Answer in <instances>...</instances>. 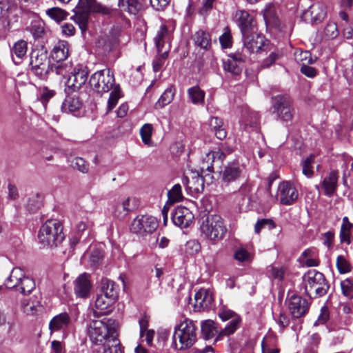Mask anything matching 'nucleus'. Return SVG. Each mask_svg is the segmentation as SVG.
I'll use <instances>...</instances> for the list:
<instances>
[{"label": "nucleus", "mask_w": 353, "mask_h": 353, "mask_svg": "<svg viewBox=\"0 0 353 353\" xmlns=\"http://www.w3.org/2000/svg\"><path fill=\"white\" fill-rule=\"evenodd\" d=\"M194 307L198 310H208L212 305L214 297L212 292L209 289H200L194 296Z\"/></svg>", "instance_id": "aec40b11"}, {"label": "nucleus", "mask_w": 353, "mask_h": 353, "mask_svg": "<svg viewBox=\"0 0 353 353\" xmlns=\"http://www.w3.org/2000/svg\"><path fill=\"white\" fill-rule=\"evenodd\" d=\"M188 95L190 101L194 105H202L204 103L205 93L199 86L195 85L188 90Z\"/></svg>", "instance_id": "c9c22d12"}, {"label": "nucleus", "mask_w": 353, "mask_h": 353, "mask_svg": "<svg viewBox=\"0 0 353 353\" xmlns=\"http://www.w3.org/2000/svg\"><path fill=\"white\" fill-rule=\"evenodd\" d=\"M194 219L192 212L183 206H178L172 214V222L181 228H188L192 223Z\"/></svg>", "instance_id": "a211bd4d"}, {"label": "nucleus", "mask_w": 353, "mask_h": 353, "mask_svg": "<svg viewBox=\"0 0 353 353\" xmlns=\"http://www.w3.org/2000/svg\"><path fill=\"white\" fill-rule=\"evenodd\" d=\"M173 28L165 24H161L157 30L154 41L158 53L163 59L168 56L170 43L172 39Z\"/></svg>", "instance_id": "9b49d317"}, {"label": "nucleus", "mask_w": 353, "mask_h": 353, "mask_svg": "<svg viewBox=\"0 0 353 353\" xmlns=\"http://www.w3.org/2000/svg\"><path fill=\"white\" fill-rule=\"evenodd\" d=\"M119 290V286L113 281L107 278H103L101 280L99 293L116 301L118 298Z\"/></svg>", "instance_id": "b1692460"}, {"label": "nucleus", "mask_w": 353, "mask_h": 353, "mask_svg": "<svg viewBox=\"0 0 353 353\" xmlns=\"http://www.w3.org/2000/svg\"><path fill=\"white\" fill-rule=\"evenodd\" d=\"M12 8L6 3L0 1V37L3 36L10 26L9 14Z\"/></svg>", "instance_id": "72a5a7b5"}, {"label": "nucleus", "mask_w": 353, "mask_h": 353, "mask_svg": "<svg viewBox=\"0 0 353 353\" xmlns=\"http://www.w3.org/2000/svg\"><path fill=\"white\" fill-rule=\"evenodd\" d=\"M183 184L192 193H199L204 189V180L199 173L193 172L190 178L185 176L183 179Z\"/></svg>", "instance_id": "a878e982"}, {"label": "nucleus", "mask_w": 353, "mask_h": 353, "mask_svg": "<svg viewBox=\"0 0 353 353\" xmlns=\"http://www.w3.org/2000/svg\"><path fill=\"white\" fill-rule=\"evenodd\" d=\"M55 95V91L45 87L41 91L40 100L43 105H46L50 99Z\"/></svg>", "instance_id": "69168bd1"}, {"label": "nucleus", "mask_w": 353, "mask_h": 353, "mask_svg": "<svg viewBox=\"0 0 353 353\" xmlns=\"http://www.w3.org/2000/svg\"><path fill=\"white\" fill-rule=\"evenodd\" d=\"M254 257V253L250 246L240 245L234 251V259L241 263H250Z\"/></svg>", "instance_id": "c85d7f7f"}, {"label": "nucleus", "mask_w": 353, "mask_h": 353, "mask_svg": "<svg viewBox=\"0 0 353 353\" xmlns=\"http://www.w3.org/2000/svg\"><path fill=\"white\" fill-rule=\"evenodd\" d=\"M23 309L25 313L27 314H34L37 311V308L40 307L41 303L38 297H35L34 300L28 301L26 302L23 301Z\"/></svg>", "instance_id": "49530a36"}, {"label": "nucleus", "mask_w": 353, "mask_h": 353, "mask_svg": "<svg viewBox=\"0 0 353 353\" xmlns=\"http://www.w3.org/2000/svg\"><path fill=\"white\" fill-rule=\"evenodd\" d=\"M272 114L282 122H290L294 114L292 100L287 95H276L272 97Z\"/></svg>", "instance_id": "6e6552de"}, {"label": "nucleus", "mask_w": 353, "mask_h": 353, "mask_svg": "<svg viewBox=\"0 0 353 353\" xmlns=\"http://www.w3.org/2000/svg\"><path fill=\"white\" fill-rule=\"evenodd\" d=\"M239 324V319L238 318L232 319L228 323V325L221 331V334L223 335H230L233 334L238 327Z\"/></svg>", "instance_id": "052dcab7"}, {"label": "nucleus", "mask_w": 353, "mask_h": 353, "mask_svg": "<svg viewBox=\"0 0 353 353\" xmlns=\"http://www.w3.org/2000/svg\"><path fill=\"white\" fill-rule=\"evenodd\" d=\"M175 94V89L173 86L168 88L164 92L161 94L159 101L157 103V106L163 108L165 105L170 103L174 99Z\"/></svg>", "instance_id": "ea45409f"}, {"label": "nucleus", "mask_w": 353, "mask_h": 353, "mask_svg": "<svg viewBox=\"0 0 353 353\" xmlns=\"http://www.w3.org/2000/svg\"><path fill=\"white\" fill-rule=\"evenodd\" d=\"M309 12L311 14L312 20L314 23L321 22L325 17V12L319 6L317 8L316 6L310 7V10L306 11L305 14H307Z\"/></svg>", "instance_id": "13d9d810"}, {"label": "nucleus", "mask_w": 353, "mask_h": 353, "mask_svg": "<svg viewBox=\"0 0 353 353\" xmlns=\"http://www.w3.org/2000/svg\"><path fill=\"white\" fill-rule=\"evenodd\" d=\"M168 200L171 203L179 202L183 200L181 186L180 184H175L168 192Z\"/></svg>", "instance_id": "a18cd8bd"}, {"label": "nucleus", "mask_w": 353, "mask_h": 353, "mask_svg": "<svg viewBox=\"0 0 353 353\" xmlns=\"http://www.w3.org/2000/svg\"><path fill=\"white\" fill-rule=\"evenodd\" d=\"M236 21L241 30V34L252 32L256 30L254 17L245 10H238L235 14Z\"/></svg>", "instance_id": "6ab92c4d"}, {"label": "nucleus", "mask_w": 353, "mask_h": 353, "mask_svg": "<svg viewBox=\"0 0 353 353\" xmlns=\"http://www.w3.org/2000/svg\"><path fill=\"white\" fill-rule=\"evenodd\" d=\"M35 288V283L33 279L24 275L19 283L17 291H20L22 294H28L31 292Z\"/></svg>", "instance_id": "79ce46f5"}, {"label": "nucleus", "mask_w": 353, "mask_h": 353, "mask_svg": "<svg viewBox=\"0 0 353 353\" xmlns=\"http://www.w3.org/2000/svg\"><path fill=\"white\" fill-rule=\"evenodd\" d=\"M63 239V227L58 220H48L40 228L38 241L43 247H57Z\"/></svg>", "instance_id": "39448f33"}, {"label": "nucleus", "mask_w": 353, "mask_h": 353, "mask_svg": "<svg viewBox=\"0 0 353 353\" xmlns=\"http://www.w3.org/2000/svg\"><path fill=\"white\" fill-rule=\"evenodd\" d=\"M201 250V245L198 241L192 239L187 241L185 245V252L190 255L197 254Z\"/></svg>", "instance_id": "6e6d98bb"}, {"label": "nucleus", "mask_w": 353, "mask_h": 353, "mask_svg": "<svg viewBox=\"0 0 353 353\" xmlns=\"http://www.w3.org/2000/svg\"><path fill=\"white\" fill-rule=\"evenodd\" d=\"M89 83L99 93H105L111 90L108 101L107 112L111 111L121 97V88L119 85L115 84L113 72L109 68L99 70L91 75Z\"/></svg>", "instance_id": "f257e3e1"}, {"label": "nucleus", "mask_w": 353, "mask_h": 353, "mask_svg": "<svg viewBox=\"0 0 353 353\" xmlns=\"http://www.w3.org/2000/svg\"><path fill=\"white\" fill-rule=\"evenodd\" d=\"M262 353H279L280 350L275 344V339L272 337L263 339L261 343Z\"/></svg>", "instance_id": "a19ab883"}, {"label": "nucleus", "mask_w": 353, "mask_h": 353, "mask_svg": "<svg viewBox=\"0 0 353 353\" xmlns=\"http://www.w3.org/2000/svg\"><path fill=\"white\" fill-rule=\"evenodd\" d=\"M227 156L225 152L219 148L217 150L210 151L206 154L205 157L203 159V165L206 163L205 169L210 172H212V163L216 162L222 163ZM204 168L205 165L202 167V169Z\"/></svg>", "instance_id": "bb28decb"}, {"label": "nucleus", "mask_w": 353, "mask_h": 353, "mask_svg": "<svg viewBox=\"0 0 353 353\" xmlns=\"http://www.w3.org/2000/svg\"><path fill=\"white\" fill-rule=\"evenodd\" d=\"M27 50V43L25 41L21 40L14 43L12 49V53L21 59L26 55Z\"/></svg>", "instance_id": "09e8293b"}, {"label": "nucleus", "mask_w": 353, "mask_h": 353, "mask_svg": "<svg viewBox=\"0 0 353 353\" xmlns=\"http://www.w3.org/2000/svg\"><path fill=\"white\" fill-rule=\"evenodd\" d=\"M42 204V196L39 194L31 196L27 202L26 208L30 212H35Z\"/></svg>", "instance_id": "c03bdc74"}, {"label": "nucleus", "mask_w": 353, "mask_h": 353, "mask_svg": "<svg viewBox=\"0 0 353 353\" xmlns=\"http://www.w3.org/2000/svg\"><path fill=\"white\" fill-rule=\"evenodd\" d=\"M82 103L76 93L68 94L63 101L61 110L65 113H74L80 110Z\"/></svg>", "instance_id": "c756f323"}, {"label": "nucleus", "mask_w": 353, "mask_h": 353, "mask_svg": "<svg viewBox=\"0 0 353 353\" xmlns=\"http://www.w3.org/2000/svg\"><path fill=\"white\" fill-rule=\"evenodd\" d=\"M309 301L298 295H292L288 301V309L294 319H301L309 311Z\"/></svg>", "instance_id": "dca6fc26"}, {"label": "nucleus", "mask_w": 353, "mask_h": 353, "mask_svg": "<svg viewBox=\"0 0 353 353\" xmlns=\"http://www.w3.org/2000/svg\"><path fill=\"white\" fill-rule=\"evenodd\" d=\"M324 32L326 37L329 38H335L338 35L337 26L335 23H329L326 26L324 30Z\"/></svg>", "instance_id": "338daca9"}, {"label": "nucleus", "mask_w": 353, "mask_h": 353, "mask_svg": "<svg viewBox=\"0 0 353 353\" xmlns=\"http://www.w3.org/2000/svg\"><path fill=\"white\" fill-rule=\"evenodd\" d=\"M330 319V312L326 306H323L321 309V313L318 316L317 320L314 322V325L317 326L319 325L325 324Z\"/></svg>", "instance_id": "e2e57ef3"}, {"label": "nucleus", "mask_w": 353, "mask_h": 353, "mask_svg": "<svg viewBox=\"0 0 353 353\" xmlns=\"http://www.w3.org/2000/svg\"><path fill=\"white\" fill-rule=\"evenodd\" d=\"M259 121V116L257 112L246 110L243 115L240 123L245 130H249L250 128L252 130H256Z\"/></svg>", "instance_id": "2f4dec72"}, {"label": "nucleus", "mask_w": 353, "mask_h": 353, "mask_svg": "<svg viewBox=\"0 0 353 353\" xmlns=\"http://www.w3.org/2000/svg\"><path fill=\"white\" fill-rule=\"evenodd\" d=\"M195 46L204 49L208 50L211 47L210 34L203 30H197L192 37Z\"/></svg>", "instance_id": "473e14b6"}, {"label": "nucleus", "mask_w": 353, "mask_h": 353, "mask_svg": "<svg viewBox=\"0 0 353 353\" xmlns=\"http://www.w3.org/2000/svg\"><path fill=\"white\" fill-rule=\"evenodd\" d=\"M342 293L344 296L353 299V279H346L341 282Z\"/></svg>", "instance_id": "864d4df0"}, {"label": "nucleus", "mask_w": 353, "mask_h": 353, "mask_svg": "<svg viewBox=\"0 0 353 353\" xmlns=\"http://www.w3.org/2000/svg\"><path fill=\"white\" fill-rule=\"evenodd\" d=\"M24 276L22 269L15 267L11 271L9 277L5 281V285L7 288H15L18 290L20 282Z\"/></svg>", "instance_id": "f704fd0d"}, {"label": "nucleus", "mask_w": 353, "mask_h": 353, "mask_svg": "<svg viewBox=\"0 0 353 353\" xmlns=\"http://www.w3.org/2000/svg\"><path fill=\"white\" fill-rule=\"evenodd\" d=\"M46 14L57 23L65 20L68 15L65 10L58 7H53L46 10Z\"/></svg>", "instance_id": "58836bf2"}, {"label": "nucleus", "mask_w": 353, "mask_h": 353, "mask_svg": "<svg viewBox=\"0 0 353 353\" xmlns=\"http://www.w3.org/2000/svg\"><path fill=\"white\" fill-rule=\"evenodd\" d=\"M73 11L74 14L71 19L77 23L79 28L83 32L88 28L90 12L109 14L111 12V9L97 2V0H79V4Z\"/></svg>", "instance_id": "7ed1b4c3"}, {"label": "nucleus", "mask_w": 353, "mask_h": 353, "mask_svg": "<svg viewBox=\"0 0 353 353\" xmlns=\"http://www.w3.org/2000/svg\"><path fill=\"white\" fill-rule=\"evenodd\" d=\"M338 177V172L333 170L323 179L322 188L324 190L325 194L331 196L334 194L337 187Z\"/></svg>", "instance_id": "7c9ffc66"}, {"label": "nucleus", "mask_w": 353, "mask_h": 353, "mask_svg": "<svg viewBox=\"0 0 353 353\" xmlns=\"http://www.w3.org/2000/svg\"><path fill=\"white\" fill-rule=\"evenodd\" d=\"M122 204L125 207V210L126 212H129L130 211L133 210L137 206V201L134 198H126L123 199L121 201Z\"/></svg>", "instance_id": "774afa93"}, {"label": "nucleus", "mask_w": 353, "mask_h": 353, "mask_svg": "<svg viewBox=\"0 0 353 353\" xmlns=\"http://www.w3.org/2000/svg\"><path fill=\"white\" fill-rule=\"evenodd\" d=\"M30 64L32 72L40 79H46L50 72L64 75L62 64H50L47 50L43 47L32 50L30 53Z\"/></svg>", "instance_id": "f03ea898"}, {"label": "nucleus", "mask_w": 353, "mask_h": 353, "mask_svg": "<svg viewBox=\"0 0 353 353\" xmlns=\"http://www.w3.org/2000/svg\"><path fill=\"white\" fill-rule=\"evenodd\" d=\"M103 253L100 249H94L90 255L89 263L92 267H96L102 263Z\"/></svg>", "instance_id": "5fc2aeb1"}, {"label": "nucleus", "mask_w": 353, "mask_h": 353, "mask_svg": "<svg viewBox=\"0 0 353 353\" xmlns=\"http://www.w3.org/2000/svg\"><path fill=\"white\" fill-rule=\"evenodd\" d=\"M119 31L112 30L98 41V46L101 47L104 52H109L115 49L119 44Z\"/></svg>", "instance_id": "412c9836"}, {"label": "nucleus", "mask_w": 353, "mask_h": 353, "mask_svg": "<svg viewBox=\"0 0 353 353\" xmlns=\"http://www.w3.org/2000/svg\"><path fill=\"white\" fill-rule=\"evenodd\" d=\"M157 219L152 216L141 215L137 216L132 221L130 230L132 232L145 235L151 234L158 228Z\"/></svg>", "instance_id": "ddd939ff"}, {"label": "nucleus", "mask_w": 353, "mask_h": 353, "mask_svg": "<svg viewBox=\"0 0 353 353\" xmlns=\"http://www.w3.org/2000/svg\"><path fill=\"white\" fill-rule=\"evenodd\" d=\"M200 230L206 237L215 241L222 239L227 232L223 219L216 214L203 216Z\"/></svg>", "instance_id": "0eeeda50"}, {"label": "nucleus", "mask_w": 353, "mask_h": 353, "mask_svg": "<svg viewBox=\"0 0 353 353\" xmlns=\"http://www.w3.org/2000/svg\"><path fill=\"white\" fill-rule=\"evenodd\" d=\"M299 193L296 188L290 182L284 181L278 187L276 199L283 205L293 204L298 199Z\"/></svg>", "instance_id": "2eb2a0df"}, {"label": "nucleus", "mask_w": 353, "mask_h": 353, "mask_svg": "<svg viewBox=\"0 0 353 353\" xmlns=\"http://www.w3.org/2000/svg\"><path fill=\"white\" fill-rule=\"evenodd\" d=\"M119 6L132 14H136L142 8L141 0H119Z\"/></svg>", "instance_id": "e433bc0d"}, {"label": "nucleus", "mask_w": 353, "mask_h": 353, "mask_svg": "<svg viewBox=\"0 0 353 353\" xmlns=\"http://www.w3.org/2000/svg\"><path fill=\"white\" fill-rule=\"evenodd\" d=\"M266 226H268L270 229L274 228H275V223L271 219H263L259 220L254 225V231L256 233L259 234L261 229L265 228Z\"/></svg>", "instance_id": "680f3d73"}, {"label": "nucleus", "mask_w": 353, "mask_h": 353, "mask_svg": "<svg viewBox=\"0 0 353 353\" xmlns=\"http://www.w3.org/2000/svg\"><path fill=\"white\" fill-rule=\"evenodd\" d=\"M71 322V319L67 312H62L54 316L49 322L50 334L59 331H65Z\"/></svg>", "instance_id": "4be33fe9"}, {"label": "nucleus", "mask_w": 353, "mask_h": 353, "mask_svg": "<svg viewBox=\"0 0 353 353\" xmlns=\"http://www.w3.org/2000/svg\"><path fill=\"white\" fill-rule=\"evenodd\" d=\"M303 284L307 295L312 296L314 292V297H321L327 294L330 285L323 273L310 270L303 276Z\"/></svg>", "instance_id": "423d86ee"}, {"label": "nucleus", "mask_w": 353, "mask_h": 353, "mask_svg": "<svg viewBox=\"0 0 353 353\" xmlns=\"http://www.w3.org/2000/svg\"><path fill=\"white\" fill-rule=\"evenodd\" d=\"M88 74V72L85 68L82 66L75 67L67 79L66 85L73 92L79 90L85 83Z\"/></svg>", "instance_id": "f3484780"}, {"label": "nucleus", "mask_w": 353, "mask_h": 353, "mask_svg": "<svg viewBox=\"0 0 353 353\" xmlns=\"http://www.w3.org/2000/svg\"><path fill=\"white\" fill-rule=\"evenodd\" d=\"M114 301V300L98 293L95 301V309L93 310L94 316H99L108 314L110 312V307Z\"/></svg>", "instance_id": "393cba45"}, {"label": "nucleus", "mask_w": 353, "mask_h": 353, "mask_svg": "<svg viewBox=\"0 0 353 353\" xmlns=\"http://www.w3.org/2000/svg\"><path fill=\"white\" fill-rule=\"evenodd\" d=\"M30 30L34 38H41L45 32L44 22L41 20H34L31 23Z\"/></svg>", "instance_id": "37998d69"}, {"label": "nucleus", "mask_w": 353, "mask_h": 353, "mask_svg": "<svg viewBox=\"0 0 353 353\" xmlns=\"http://www.w3.org/2000/svg\"><path fill=\"white\" fill-rule=\"evenodd\" d=\"M73 166L83 173H87L89 170V165L81 157H76L73 161Z\"/></svg>", "instance_id": "0e129e2a"}, {"label": "nucleus", "mask_w": 353, "mask_h": 353, "mask_svg": "<svg viewBox=\"0 0 353 353\" xmlns=\"http://www.w3.org/2000/svg\"><path fill=\"white\" fill-rule=\"evenodd\" d=\"M115 333V330L102 320H92L88 326V334L94 344L108 341Z\"/></svg>", "instance_id": "9d476101"}, {"label": "nucleus", "mask_w": 353, "mask_h": 353, "mask_svg": "<svg viewBox=\"0 0 353 353\" xmlns=\"http://www.w3.org/2000/svg\"><path fill=\"white\" fill-rule=\"evenodd\" d=\"M219 330L215 323L212 320H206L201 323V332L205 339H210L214 337Z\"/></svg>", "instance_id": "4c0bfd02"}, {"label": "nucleus", "mask_w": 353, "mask_h": 353, "mask_svg": "<svg viewBox=\"0 0 353 353\" xmlns=\"http://www.w3.org/2000/svg\"><path fill=\"white\" fill-rule=\"evenodd\" d=\"M153 127L152 124L145 123L140 129V135L141 137L142 141L145 145H150L151 136L152 134Z\"/></svg>", "instance_id": "8fccbe9b"}, {"label": "nucleus", "mask_w": 353, "mask_h": 353, "mask_svg": "<svg viewBox=\"0 0 353 353\" xmlns=\"http://www.w3.org/2000/svg\"><path fill=\"white\" fill-rule=\"evenodd\" d=\"M295 59L297 62H301L303 64H312L313 63L315 59H313L311 54L309 51H296L294 53Z\"/></svg>", "instance_id": "3c124183"}, {"label": "nucleus", "mask_w": 353, "mask_h": 353, "mask_svg": "<svg viewBox=\"0 0 353 353\" xmlns=\"http://www.w3.org/2000/svg\"><path fill=\"white\" fill-rule=\"evenodd\" d=\"M70 46L66 41H59L53 47L51 52V57L53 60L57 62V64L65 61L69 56Z\"/></svg>", "instance_id": "cd10ccee"}, {"label": "nucleus", "mask_w": 353, "mask_h": 353, "mask_svg": "<svg viewBox=\"0 0 353 353\" xmlns=\"http://www.w3.org/2000/svg\"><path fill=\"white\" fill-rule=\"evenodd\" d=\"M314 161V155L311 154L307 157L302 163L303 174L308 178L312 177L314 174V171L312 166Z\"/></svg>", "instance_id": "603ef678"}, {"label": "nucleus", "mask_w": 353, "mask_h": 353, "mask_svg": "<svg viewBox=\"0 0 353 353\" xmlns=\"http://www.w3.org/2000/svg\"><path fill=\"white\" fill-rule=\"evenodd\" d=\"M219 41L223 48H229L232 46V37L229 28H225L224 32L219 37Z\"/></svg>", "instance_id": "4d7b16f0"}, {"label": "nucleus", "mask_w": 353, "mask_h": 353, "mask_svg": "<svg viewBox=\"0 0 353 353\" xmlns=\"http://www.w3.org/2000/svg\"><path fill=\"white\" fill-rule=\"evenodd\" d=\"M247 59V54L243 51H236L228 55L223 61V69L234 77L240 75L242 72L243 63Z\"/></svg>", "instance_id": "4468645a"}, {"label": "nucleus", "mask_w": 353, "mask_h": 353, "mask_svg": "<svg viewBox=\"0 0 353 353\" xmlns=\"http://www.w3.org/2000/svg\"><path fill=\"white\" fill-rule=\"evenodd\" d=\"M173 341L176 347L179 350L191 347L197 341V327L195 323L189 319L181 321L175 327Z\"/></svg>", "instance_id": "20e7f679"}, {"label": "nucleus", "mask_w": 353, "mask_h": 353, "mask_svg": "<svg viewBox=\"0 0 353 353\" xmlns=\"http://www.w3.org/2000/svg\"><path fill=\"white\" fill-rule=\"evenodd\" d=\"M243 48L248 53H259L268 49V43L264 36L256 32V30L242 35Z\"/></svg>", "instance_id": "f8f14e48"}, {"label": "nucleus", "mask_w": 353, "mask_h": 353, "mask_svg": "<svg viewBox=\"0 0 353 353\" xmlns=\"http://www.w3.org/2000/svg\"><path fill=\"white\" fill-rule=\"evenodd\" d=\"M352 225H341L340 230V241L341 243H350V234Z\"/></svg>", "instance_id": "bf43d9fd"}, {"label": "nucleus", "mask_w": 353, "mask_h": 353, "mask_svg": "<svg viewBox=\"0 0 353 353\" xmlns=\"http://www.w3.org/2000/svg\"><path fill=\"white\" fill-rule=\"evenodd\" d=\"M247 176L246 166L238 159L228 162L220 171V178L225 183L243 180Z\"/></svg>", "instance_id": "1a4fd4ad"}, {"label": "nucleus", "mask_w": 353, "mask_h": 353, "mask_svg": "<svg viewBox=\"0 0 353 353\" xmlns=\"http://www.w3.org/2000/svg\"><path fill=\"white\" fill-rule=\"evenodd\" d=\"M91 287L92 285L89 279V275L83 273L76 279L74 290L77 296L86 298L89 296Z\"/></svg>", "instance_id": "5701e85b"}, {"label": "nucleus", "mask_w": 353, "mask_h": 353, "mask_svg": "<svg viewBox=\"0 0 353 353\" xmlns=\"http://www.w3.org/2000/svg\"><path fill=\"white\" fill-rule=\"evenodd\" d=\"M336 265L341 274H345L351 271V264L343 255H339L336 257Z\"/></svg>", "instance_id": "de8ad7c7"}]
</instances>
